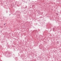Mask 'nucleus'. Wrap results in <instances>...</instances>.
I'll use <instances>...</instances> for the list:
<instances>
[{
    "mask_svg": "<svg viewBox=\"0 0 61 61\" xmlns=\"http://www.w3.org/2000/svg\"><path fill=\"white\" fill-rule=\"evenodd\" d=\"M4 25H5V24H4Z\"/></svg>",
    "mask_w": 61,
    "mask_h": 61,
    "instance_id": "nucleus-1",
    "label": "nucleus"
}]
</instances>
